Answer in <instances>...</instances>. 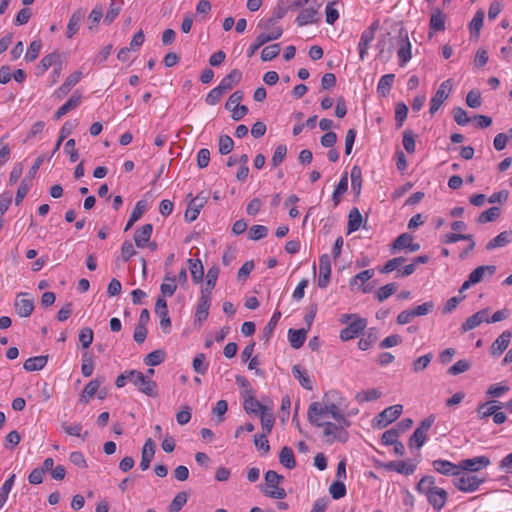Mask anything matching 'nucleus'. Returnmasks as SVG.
Masks as SVG:
<instances>
[{
  "label": "nucleus",
  "instance_id": "nucleus-1",
  "mask_svg": "<svg viewBox=\"0 0 512 512\" xmlns=\"http://www.w3.org/2000/svg\"><path fill=\"white\" fill-rule=\"evenodd\" d=\"M337 395L338 392L336 390H331L325 393L323 406L319 402H312L309 405L307 411V419L311 425L315 427H321L322 422L320 421V417L324 416L325 414H330L335 419L341 413L338 405L326 400L330 397L334 399Z\"/></svg>",
  "mask_w": 512,
  "mask_h": 512
},
{
  "label": "nucleus",
  "instance_id": "nucleus-2",
  "mask_svg": "<svg viewBox=\"0 0 512 512\" xmlns=\"http://www.w3.org/2000/svg\"><path fill=\"white\" fill-rule=\"evenodd\" d=\"M433 476L426 475L420 479L416 490L425 494L429 504L436 510H440L446 503L447 492L445 489L437 487Z\"/></svg>",
  "mask_w": 512,
  "mask_h": 512
},
{
  "label": "nucleus",
  "instance_id": "nucleus-3",
  "mask_svg": "<svg viewBox=\"0 0 512 512\" xmlns=\"http://www.w3.org/2000/svg\"><path fill=\"white\" fill-rule=\"evenodd\" d=\"M450 472L454 476L453 485L463 492H474L486 481L485 477L480 478L468 472L460 470H450Z\"/></svg>",
  "mask_w": 512,
  "mask_h": 512
},
{
  "label": "nucleus",
  "instance_id": "nucleus-4",
  "mask_svg": "<svg viewBox=\"0 0 512 512\" xmlns=\"http://www.w3.org/2000/svg\"><path fill=\"white\" fill-rule=\"evenodd\" d=\"M264 479L266 489H263L262 492L265 496L272 499H284L287 496L285 489L279 487V484L284 480L282 475L274 470H268L264 475Z\"/></svg>",
  "mask_w": 512,
  "mask_h": 512
},
{
  "label": "nucleus",
  "instance_id": "nucleus-5",
  "mask_svg": "<svg viewBox=\"0 0 512 512\" xmlns=\"http://www.w3.org/2000/svg\"><path fill=\"white\" fill-rule=\"evenodd\" d=\"M281 17V15H278L277 17H270L259 21L257 27L261 32L258 36L264 39L265 43L277 40L282 36L283 28L278 24V20Z\"/></svg>",
  "mask_w": 512,
  "mask_h": 512
},
{
  "label": "nucleus",
  "instance_id": "nucleus-6",
  "mask_svg": "<svg viewBox=\"0 0 512 512\" xmlns=\"http://www.w3.org/2000/svg\"><path fill=\"white\" fill-rule=\"evenodd\" d=\"M131 375V383L134 384L140 392L149 396L157 397V383L138 370H129Z\"/></svg>",
  "mask_w": 512,
  "mask_h": 512
},
{
  "label": "nucleus",
  "instance_id": "nucleus-7",
  "mask_svg": "<svg viewBox=\"0 0 512 512\" xmlns=\"http://www.w3.org/2000/svg\"><path fill=\"white\" fill-rule=\"evenodd\" d=\"M324 2L325 0H314L309 7L301 10L295 20L297 25L302 27L317 23L320 20L319 10Z\"/></svg>",
  "mask_w": 512,
  "mask_h": 512
},
{
  "label": "nucleus",
  "instance_id": "nucleus-8",
  "mask_svg": "<svg viewBox=\"0 0 512 512\" xmlns=\"http://www.w3.org/2000/svg\"><path fill=\"white\" fill-rule=\"evenodd\" d=\"M403 411V406L400 404H396L393 406H389L385 408L382 412H380L372 421V425L374 428H385L390 423L394 422L399 418Z\"/></svg>",
  "mask_w": 512,
  "mask_h": 512
},
{
  "label": "nucleus",
  "instance_id": "nucleus-9",
  "mask_svg": "<svg viewBox=\"0 0 512 512\" xmlns=\"http://www.w3.org/2000/svg\"><path fill=\"white\" fill-rule=\"evenodd\" d=\"M491 463L490 459L486 456H476L474 458L464 459L459 465L450 462V470H462L464 472L472 473L478 472L486 468Z\"/></svg>",
  "mask_w": 512,
  "mask_h": 512
},
{
  "label": "nucleus",
  "instance_id": "nucleus-10",
  "mask_svg": "<svg viewBox=\"0 0 512 512\" xmlns=\"http://www.w3.org/2000/svg\"><path fill=\"white\" fill-rule=\"evenodd\" d=\"M435 422V416L430 415L424 420L421 421L420 425L416 428V430L413 432L412 436L410 437L409 445L410 447L413 446V443L415 442L416 448H421L427 437V432Z\"/></svg>",
  "mask_w": 512,
  "mask_h": 512
},
{
  "label": "nucleus",
  "instance_id": "nucleus-11",
  "mask_svg": "<svg viewBox=\"0 0 512 512\" xmlns=\"http://www.w3.org/2000/svg\"><path fill=\"white\" fill-rule=\"evenodd\" d=\"M323 436L326 438V442L332 444L334 441L346 442L348 439V432L341 429L337 423L333 422H322Z\"/></svg>",
  "mask_w": 512,
  "mask_h": 512
},
{
  "label": "nucleus",
  "instance_id": "nucleus-12",
  "mask_svg": "<svg viewBox=\"0 0 512 512\" xmlns=\"http://www.w3.org/2000/svg\"><path fill=\"white\" fill-rule=\"evenodd\" d=\"M411 48L412 46L409 41L407 31L401 30L399 33L397 49L398 61L401 67H404L410 61L412 57Z\"/></svg>",
  "mask_w": 512,
  "mask_h": 512
},
{
  "label": "nucleus",
  "instance_id": "nucleus-13",
  "mask_svg": "<svg viewBox=\"0 0 512 512\" xmlns=\"http://www.w3.org/2000/svg\"><path fill=\"white\" fill-rule=\"evenodd\" d=\"M367 326V319L356 317L351 323L348 324L344 329L340 332V339L342 341H348L358 337Z\"/></svg>",
  "mask_w": 512,
  "mask_h": 512
},
{
  "label": "nucleus",
  "instance_id": "nucleus-14",
  "mask_svg": "<svg viewBox=\"0 0 512 512\" xmlns=\"http://www.w3.org/2000/svg\"><path fill=\"white\" fill-rule=\"evenodd\" d=\"M377 28L378 23H373L362 32L358 43L359 57L361 60L367 57L368 49L375 38Z\"/></svg>",
  "mask_w": 512,
  "mask_h": 512
},
{
  "label": "nucleus",
  "instance_id": "nucleus-15",
  "mask_svg": "<svg viewBox=\"0 0 512 512\" xmlns=\"http://www.w3.org/2000/svg\"><path fill=\"white\" fill-rule=\"evenodd\" d=\"M207 199L208 196L204 193H200L196 197L192 198L185 211V219L189 222L195 221L201 209L207 203Z\"/></svg>",
  "mask_w": 512,
  "mask_h": 512
},
{
  "label": "nucleus",
  "instance_id": "nucleus-16",
  "mask_svg": "<svg viewBox=\"0 0 512 512\" xmlns=\"http://www.w3.org/2000/svg\"><path fill=\"white\" fill-rule=\"evenodd\" d=\"M461 240L463 241V245L461 247L457 246L456 249L458 251L459 258L463 260L473 250L475 242L470 235L450 233V244H455Z\"/></svg>",
  "mask_w": 512,
  "mask_h": 512
},
{
  "label": "nucleus",
  "instance_id": "nucleus-17",
  "mask_svg": "<svg viewBox=\"0 0 512 512\" xmlns=\"http://www.w3.org/2000/svg\"><path fill=\"white\" fill-rule=\"evenodd\" d=\"M331 276V260L328 254H323L319 258V278L318 286L326 288L329 284Z\"/></svg>",
  "mask_w": 512,
  "mask_h": 512
},
{
  "label": "nucleus",
  "instance_id": "nucleus-18",
  "mask_svg": "<svg viewBox=\"0 0 512 512\" xmlns=\"http://www.w3.org/2000/svg\"><path fill=\"white\" fill-rule=\"evenodd\" d=\"M448 80L443 81L435 95L431 98L429 113L434 115L444 104L446 99L448 98Z\"/></svg>",
  "mask_w": 512,
  "mask_h": 512
},
{
  "label": "nucleus",
  "instance_id": "nucleus-19",
  "mask_svg": "<svg viewBox=\"0 0 512 512\" xmlns=\"http://www.w3.org/2000/svg\"><path fill=\"white\" fill-rule=\"evenodd\" d=\"M512 333L509 330L502 332L490 347L491 355L494 357L500 356L509 346Z\"/></svg>",
  "mask_w": 512,
  "mask_h": 512
},
{
  "label": "nucleus",
  "instance_id": "nucleus-20",
  "mask_svg": "<svg viewBox=\"0 0 512 512\" xmlns=\"http://www.w3.org/2000/svg\"><path fill=\"white\" fill-rule=\"evenodd\" d=\"M489 311L488 309H482L475 314L471 315L466 319V321L462 324V331L467 332L476 327H478L481 323L487 322L489 323Z\"/></svg>",
  "mask_w": 512,
  "mask_h": 512
},
{
  "label": "nucleus",
  "instance_id": "nucleus-21",
  "mask_svg": "<svg viewBox=\"0 0 512 512\" xmlns=\"http://www.w3.org/2000/svg\"><path fill=\"white\" fill-rule=\"evenodd\" d=\"M155 443L151 438L146 439L141 453V462L139 467L142 471H146L150 467V463L155 454Z\"/></svg>",
  "mask_w": 512,
  "mask_h": 512
},
{
  "label": "nucleus",
  "instance_id": "nucleus-22",
  "mask_svg": "<svg viewBox=\"0 0 512 512\" xmlns=\"http://www.w3.org/2000/svg\"><path fill=\"white\" fill-rule=\"evenodd\" d=\"M406 248L409 249L410 252H415L420 249V245L418 243H413V237L410 234L403 233L393 242V249L403 250Z\"/></svg>",
  "mask_w": 512,
  "mask_h": 512
},
{
  "label": "nucleus",
  "instance_id": "nucleus-23",
  "mask_svg": "<svg viewBox=\"0 0 512 512\" xmlns=\"http://www.w3.org/2000/svg\"><path fill=\"white\" fill-rule=\"evenodd\" d=\"M211 296L201 291V297L197 304L195 317L199 322L205 321L209 315Z\"/></svg>",
  "mask_w": 512,
  "mask_h": 512
},
{
  "label": "nucleus",
  "instance_id": "nucleus-24",
  "mask_svg": "<svg viewBox=\"0 0 512 512\" xmlns=\"http://www.w3.org/2000/svg\"><path fill=\"white\" fill-rule=\"evenodd\" d=\"M388 471H396L399 474L411 475L416 469L415 464H407L405 461H390L383 465Z\"/></svg>",
  "mask_w": 512,
  "mask_h": 512
},
{
  "label": "nucleus",
  "instance_id": "nucleus-25",
  "mask_svg": "<svg viewBox=\"0 0 512 512\" xmlns=\"http://www.w3.org/2000/svg\"><path fill=\"white\" fill-rule=\"evenodd\" d=\"M81 103V95L74 93L62 106H60L54 114V119L59 120L70 110L77 108Z\"/></svg>",
  "mask_w": 512,
  "mask_h": 512
},
{
  "label": "nucleus",
  "instance_id": "nucleus-26",
  "mask_svg": "<svg viewBox=\"0 0 512 512\" xmlns=\"http://www.w3.org/2000/svg\"><path fill=\"white\" fill-rule=\"evenodd\" d=\"M26 295L19 293L15 300V309L20 317H29L34 310V303L32 299H19L20 296Z\"/></svg>",
  "mask_w": 512,
  "mask_h": 512
},
{
  "label": "nucleus",
  "instance_id": "nucleus-27",
  "mask_svg": "<svg viewBox=\"0 0 512 512\" xmlns=\"http://www.w3.org/2000/svg\"><path fill=\"white\" fill-rule=\"evenodd\" d=\"M243 408L247 414H258L263 411H267V407L261 404L255 397L252 395H244L243 397Z\"/></svg>",
  "mask_w": 512,
  "mask_h": 512
},
{
  "label": "nucleus",
  "instance_id": "nucleus-28",
  "mask_svg": "<svg viewBox=\"0 0 512 512\" xmlns=\"http://www.w3.org/2000/svg\"><path fill=\"white\" fill-rule=\"evenodd\" d=\"M242 79V73L238 69L231 70L219 83V87L227 92L231 90L236 84H238Z\"/></svg>",
  "mask_w": 512,
  "mask_h": 512
},
{
  "label": "nucleus",
  "instance_id": "nucleus-29",
  "mask_svg": "<svg viewBox=\"0 0 512 512\" xmlns=\"http://www.w3.org/2000/svg\"><path fill=\"white\" fill-rule=\"evenodd\" d=\"M308 329H289L288 330V340L292 348L299 349L303 346L306 337H307Z\"/></svg>",
  "mask_w": 512,
  "mask_h": 512
},
{
  "label": "nucleus",
  "instance_id": "nucleus-30",
  "mask_svg": "<svg viewBox=\"0 0 512 512\" xmlns=\"http://www.w3.org/2000/svg\"><path fill=\"white\" fill-rule=\"evenodd\" d=\"M105 381L104 377H96L91 380L83 389L81 394V401L87 403L98 391L101 384Z\"/></svg>",
  "mask_w": 512,
  "mask_h": 512
},
{
  "label": "nucleus",
  "instance_id": "nucleus-31",
  "mask_svg": "<svg viewBox=\"0 0 512 512\" xmlns=\"http://www.w3.org/2000/svg\"><path fill=\"white\" fill-rule=\"evenodd\" d=\"M496 271V266L494 265H484L478 266L475 268L470 274V282H474L475 284L481 282L485 275L492 276Z\"/></svg>",
  "mask_w": 512,
  "mask_h": 512
},
{
  "label": "nucleus",
  "instance_id": "nucleus-32",
  "mask_svg": "<svg viewBox=\"0 0 512 512\" xmlns=\"http://www.w3.org/2000/svg\"><path fill=\"white\" fill-rule=\"evenodd\" d=\"M152 228L153 226H141L135 231L133 238L138 248L146 247L152 235Z\"/></svg>",
  "mask_w": 512,
  "mask_h": 512
},
{
  "label": "nucleus",
  "instance_id": "nucleus-33",
  "mask_svg": "<svg viewBox=\"0 0 512 512\" xmlns=\"http://www.w3.org/2000/svg\"><path fill=\"white\" fill-rule=\"evenodd\" d=\"M60 60V54L58 52H52L44 56L37 66V75H43L50 67H53Z\"/></svg>",
  "mask_w": 512,
  "mask_h": 512
},
{
  "label": "nucleus",
  "instance_id": "nucleus-34",
  "mask_svg": "<svg viewBox=\"0 0 512 512\" xmlns=\"http://www.w3.org/2000/svg\"><path fill=\"white\" fill-rule=\"evenodd\" d=\"M47 361H48V356L41 355V356L31 357V358H28L24 362L23 368L29 372L39 371V370H42L46 366Z\"/></svg>",
  "mask_w": 512,
  "mask_h": 512
},
{
  "label": "nucleus",
  "instance_id": "nucleus-35",
  "mask_svg": "<svg viewBox=\"0 0 512 512\" xmlns=\"http://www.w3.org/2000/svg\"><path fill=\"white\" fill-rule=\"evenodd\" d=\"M280 318H281V312L276 310L274 312V314L272 315L270 321L263 328L262 335H261L260 339L263 340L265 343L269 342Z\"/></svg>",
  "mask_w": 512,
  "mask_h": 512
},
{
  "label": "nucleus",
  "instance_id": "nucleus-36",
  "mask_svg": "<svg viewBox=\"0 0 512 512\" xmlns=\"http://www.w3.org/2000/svg\"><path fill=\"white\" fill-rule=\"evenodd\" d=\"M149 206L150 203L148 199H141L137 201L134 209L131 212L127 224H134L136 221H138L142 217V215L147 211Z\"/></svg>",
  "mask_w": 512,
  "mask_h": 512
},
{
  "label": "nucleus",
  "instance_id": "nucleus-37",
  "mask_svg": "<svg viewBox=\"0 0 512 512\" xmlns=\"http://www.w3.org/2000/svg\"><path fill=\"white\" fill-rule=\"evenodd\" d=\"M394 80H395V75L394 74H385L383 75L380 79H379V82L377 84V92L379 95H381L382 97H386L390 91H391V88H392V85L394 83Z\"/></svg>",
  "mask_w": 512,
  "mask_h": 512
},
{
  "label": "nucleus",
  "instance_id": "nucleus-38",
  "mask_svg": "<svg viewBox=\"0 0 512 512\" xmlns=\"http://www.w3.org/2000/svg\"><path fill=\"white\" fill-rule=\"evenodd\" d=\"M511 238H512V233L509 231H504V232L500 233L499 235H497L496 237H494L493 239H491L486 244V249L493 250L496 248L503 247L511 241Z\"/></svg>",
  "mask_w": 512,
  "mask_h": 512
},
{
  "label": "nucleus",
  "instance_id": "nucleus-39",
  "mask_svg": "<svg viewBox=\"0 0 512 512\" xmlns=\"http://www.w3.org/2000/svg\"><path fill=\"white\" fill-rule=\"evenodd\" d=\"M351 188L355 195H360L362 189V170L359 166L354 165L350 171Z\"/></svg>",
  "mask_w": 512,
  "mask_h": 512
},
{
  "label": "nucleus",
  "instance_id": "nucleus-40",
  "mask_svg": "<svg viewBox=\"0 0 512 512\" xmlns=\"http://www.w3.org/2000/svg\"><path fill=\"white\" fill-rule=\"evenodd\" d=\"M220 269L217 265L212 266L206 275V284L205 287L202 288L201 291H205L206 294L211 296L212 290L214 289Z\"/></svg>",
  "mask_w": 512,
  "mask_h": 512
},
{
  "label": "nucleus",
  "instance_id": "nucleus-41",
  "mask_svg": "<svg viewBox=\"0 0 512 512\" xmlns=\"http://www.w3.org/2000/svg\"><path fill=\"white\" fill-rule=\"evenodd\" d=\"M293 376L298 379L300 385L306 390H312L313 384L307 373L301 369L300 365H294L292 367Z\"/></svg>",
  "mask_w": 512,
  "mask_h": 512
},
{
  "label": "nucleus",
  "instance_id": "nucleus-42",
  "mask_svg": "<svg viewBox=\"0 0 512 512\" xmlns=\"http://www.w3.org/2000/svg\"><path fill=\"white\" fill-rule=\"evenodd\" d=\"M188 263L192 280L195 283H200L204 277V268L202 262L199 259H188Z\"/></svg>",
  "mask_w": 512,
  "mask_h": 512
},
{
  "label": "nucleus",
  "instance_id": "nucleus-43",
  "mask_svg": "<svg viewBox=\"0 0 512 512\" xmlns=\"http://www.w3.org/2000/svg\"><path fill=\"white\" fill-rule=\"evenodd\" d=\"M123 6V0H110L109 9L104 17V23L111 24L119 15Z\"/></svg>",
  "mask_w": 512,
  "mask_h": 512
},
{
  "label": "nucleus",
  "instance_id": "nucleus-44",
  "mask_svg": "<svg viewBox=\"0 0 512 512\" xmlns=\"http://www.w3.org/2000/svg\"><path fill=\"white\" fill-rule=\"evenodd\" d=\"M279 461L284 467L293 469L296 466L293 450L288 446H284L279 453Z\"/></svg>",
  "mask_w": 512,
  "mask_h": 512
},
{
  "label": "nucleus",
  "instance_id": "nucleus-45",
  "mask_svg": "<svg viewBox=\"0 0 512 512\" xmlns=\"http://www.w3.org/2000/svg\"><path fill=\"white\" fill-rule=\"evenodd\" d=\"M82 18L83 14L81 11H75L71 15L67 24L66 34L68 38H72L78 32Z\"/></svg>",
  "mask_w": 512,
  "mask_h": 512
},
{
  "label": "nucleus",
  "instance_id": "nucleus-46",
  "mask_svg": "<svg viewBox=\"0 0 512 512\" xmlns=\"http://www.w3.org/2000/svg\"><path fill=\"white\" fill-rule=\"evenodd\" d=\"M160 290L163 296H172L177 290L176 277L166 274Z\"/></svg>",
  "mask_w": 512,
  "mask_h": 512
},
{
  "label": "nucleus",
  "instance_id": "nucleus-47",
  "mask_svg": "<svg viewBox=\"0 0 512 512\" xmlns=\"http://www.w3.org/2000/svg\"><path fill=\"white\" fill-rule=\"evenodd\" d=\"M496 401H489L483 404H480L477 408V416L479 419H484L489 416H492L495 410L501 408L500 405H496Z\"/></svg>",
  "mask_w": 512,
  "mask_h": 512
},
{
  "label": "nucleus",
  "instance_id": "nucleus-48",
  "mask_svg": "<svg viewBox=\"0 0 512 512\" xmlns=\"http://www.w3.org/2000/svg\"><path fill=\"white\" fill-rule=\"evenodd\" d=\"M430 30L433 32L445 30V16L440 10H435L430 18Z\"/></svg>",
  "mask_w": 512,
  "mask_h": 512
},
{
  "label": "nucleus",
  "instance_id": "nucleus-49",
  "mask_svg": "<svg viewBox=\"0 0 512 512\" xmlns=\"http://www.w3.org/2000/svg\"><path fill=\"white\" fill-rule=\"evenodd\" d=\"M378 339L377 331L375 328L369 329L364 337H362L358 342V348L365 351L368 350L372 344H374Z\"/></svg>",
  "mask_w": 512,
  "mask_h": 512
},
{
  "label": "nucleus",
  "instance_id": "nucleus-50",
  "mask_svg": "<svg viewBox=\"0 0 512 512\" xmlns=\"http://www.w3.org/2000/svg\"><path fill=\"white\" fill-rule=\"evenodd\" d=\"M483 20L484 12L482 10L477 11L469 24L471 36H475L476 38L479 36V32L483 26Z\"/></svg>",
  "mask_w": 512,
  "mask_h": 512
},
{
  "label": "nucleus",
  "instance_id": "nucleus-51",
  "mask_svg": "<svg viewBox=\"0 0 512 512\" xmlns=\"http://www.w3.org/2000/svg\"><path fill=\"white\" fill-rule=\"evenodd\" d=\"M396 290H397V284L389 283V284H386V285L380 287L377 290L375 297L379 302H383L386 299H388L390 296H392L396 292Z\"/></svg>",
  "mask_w": 512,
  "mask_h": 512
},
{
  "label": "nucleus",
  "instance_id": "nucleus-52",
  "mask_svg": "<svg viewBox=\"0 0 512 512\" xmlns=\"http://www.w3.org/2000/svg\"><path fill=\"white\" fill-rule=\"evenodd\" d=\"M405 261H406V258L402 257V256L392 258V259L388 260L385 263V265L379 269V272L382 274L391 273V272L395 271L396 269H398L399 267H401L405 263Z\"/></svg>",
  "mask_w": 512,
  "mask_h": 512
},
{
  "label": "nucleus",
  "instance_id": "nucleus-53",
  "mask_svg": "<svg viewBox=\"0 0 512 512\" xmlns=\"http://www.w3.org/2000/svg\"><path fill=\"white\" fill-rule=\"evenodd\" d=\"M165 356H166L165 351L158 349V350H155V351H152L151 353H149L144 358V363L147 366H152V367L157 366L165 360Z\"/></svg>",
  "mask_w": 512,
  "mask_h": 512
},
{
  "label": "nucleus",
  "instance_id": "nucleus-54",
  "mask_svg": "<svg viewBox=\"0 0 512 512\" xmlns=\"http://www.w3.org/2000/svg\"><path fill=\"white\" fill-rule=\"evenodd\" d=\"M41 48H42L41 40L37 39V40L32 41L25 53V60L27 62H33L34 60H36L39 56Z\"/></svg>",
  "mask_w": 512,
  "mask_h": 512
},
{
  "label": "nucleus",
  "instance_id": "nucleus-55",
  "mask_svg": "<svg viewBox=\"0 0 512 512\" xmlns=\"http://www.w3.org/2000/svg\"><path fill=\"white\" fill-rule=\"evenodd\" d=\"M500 215V208L499 207H491L482 213L479 214L477 221L479 224H484L486 222H492L497 219V217Z\"/></svg>",
  "mask_w": 512,
  "mask_h": 512
},
{
  "label": "nucleus",
  "instance_id": "nucleus-56",
  "mask_svg": "<svg viewBox=\"0 0 512 512\" xmlns=\"http://www.w3.org/2000/svg\"><path fill=\"white\" fill-rule=\"evenodd\" d=\"M382 396V392L378 389H368L357 393L356 400L359 403L377 400Z\"/></svg>",
  "mask_w": 512,
  "mask_h": 512
},
{
  "label": "nucleus",
  "instance_id": "nucleus-57",
  "mask_svg": "<svg viewBox=\"0 0 512 512\" xmlns=\"http://www.w3.org/2000/svg\"><path fill=\"white\" fill-rule=\"evenodd\" d=\"M188 500V494L185 491L179 492L169 505V512H179Z\"/></svg>",
  "mask_w": 512,
  "mask_h": 512
},
{
  "label": "nucleus",
  "instance_id": "nucleus-58",
  "mask_svg": "<svg viewBox=\"0 0 512 512\" xmlns=\"http://www.w3.org/2000/svg\"><path fill=\"white\" fill-rule=\"evenodd\" d=\"M280 44H272L265 46L261 52V60L264 62L271 61L276 58L280 53Z\"/></svg>",
  "mask_w": 512,
  "mask_h": 512
},
{
  "label": "nucleus",
  "instance_id": "nucleus-59",
  "mask_svg": "<svg viewBox=\"0 0 512 512\" xmlns=\"http://www.w3.org/2000/svg\"><path fill=\"white\" fill-rule=\"evenodd\" d=\"M62 428L68 435L81 437L83 440H85L88 437V431H85L84 433H81L82 431V425L80 423H74L71 425H68L67 423L62 424Z\"/></svg>",
  "mask_w": 512,
  "mask_h": 512
},
{
  "label": "nucleus",
  "instance_id": "nucleus-60",
  "mask_svg": "<svg viewBox=\"0 0 512 512\" xmlns=\"http://www.w3.org/2000/svg\"><path fill=\"white\" fill-rule=\"evenodd\" d=\"M15 474H12L0 488V509L4 506L7 501L8 495L14 485Z\"/></svg>",
  "mask_w": 512,
  "mask_h": 512
},
{
  "label": "nucleus",
  "instance_id": "nucleus-61",
  "mask_svg": "<svg viewBox=\"0 0 512 512\" xmlns=\"http://www.w3.org/2000/svg\"><path fill=\"white\" fill-rule=\"evenodd\" d=\"M206 356L204 353L197 354L192 362L193 369L196 373L204 375L208 370V363L205 362Z\"/></svg>",
  "mask_w": 512,
  "mask_h": 512
},
{
  "label": "nucleus",
  "instance_id": "nucleus-62",
  "mask_svg": "<svg viewBox=\"0 0 512 512\" xmlns=\"http://www.w3.org/2000/svg\"><path fill=\"white\" fill-rule=\"evenodd\" d=\"M347 189H348V174L344 173L341 176V178H340V180H339V182H338V184H337V186H336V188L334 190V193H333V199H334L335 203L339 202L340 197L344 193H346Z\"/></svg>",
  "mask_w": 512,
  "mask_h": 512
},
{
  "label": "nucleus",
  "instance_id": "nucleus-63",
  "mask_svg": "<svg viewBox=\"0 0 512 512\" xmlns=\"http://www.w3.org/2000/svg\"><path fill=\"white\" fill-rule=\"evenodd\" d=\"M329 492L333 499L338 500L346 495V486L341 480L334 481L329 487Z\"/></svg>",
  "mask_w": 512,
  "mask_h": 512
},
{
  "label": "nucleus",
  "instance_id": "nucleus-64",
  "mask_svg": "<svg viewBox=\"0 0 512 512\" xmlns=\"http://www.w3.org/2000/svg\"><path fill=\"white\" fill-rule=\"evenodd\" d=\"M433 355L431 353L418 357L412 364V370L415 373L421 372L426 369L431 362Z\"/></svg>",
  "mask_w": 512,
  "mask_h": 512
}]
</instances>
